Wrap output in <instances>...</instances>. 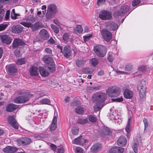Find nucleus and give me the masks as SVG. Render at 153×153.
Masks as SVG:
<instances>
[{"label":"nucleus","mask_w":153,"mask_h":153,"mask_svg":"<svg viewBox=\"0 0 153 153\" xmlns=\"http://www.w3.org/2000/svg\"><path fill=\"white\" fill-rule=\"evenodd\" d=\"M93 97L96 102L94 110L95 111H97L103 107V102L106 99V95L102 92H97L93 95Z\"/></svg>","instance_id":"1"},{"label":"nucleus","mask_w":153,"mask_h":153,"mask_svg":"<svg viewBox=\"0 0 153 153\" xmlns=\"http://www.w3.org/2000/svg\"><path fill=\"white\" fill-rule=\"evenodd\" d=\"M58 12L57 7L53 4H51L48 6L47 11L46 14V18L47 20L51 19Z\"/></svg>","instance_id":"2"},{"label":"nucleus","mask_w":153,"mask_h":153,"mask_svg":"<svg viewBox=\"0 0 153 153\" xmlns=\"http://www.w3.org/2000/svg\"><path fill=\"white\" fill-rule=\"evenodd\" d=\"M94 51L97 56L100 57H103L106 55L107 49L105 46L98 45L94 47Z\"/></svg>","instance_id":"3"},{"label":"nucleus","mask_w":153,"mask_h":153,"mask_svg":"<svg viewBox=\"0 0 153 153\" xmlns=\"http://www.w3.org/2000/svg\"><path fill=\"white\" fill-rule=\"evenodd\" d=\"M33 96V94L28 92L25 93L23 96H19L14 98L13 102L17 103L25 102L29 100V98Z\"/></svg>","instance_id":"4"},{"label":"nucleus","mask_w":153,"mask_h":153,"mask_svg":"<svg viewBox=\"0 0 153 153\" xmlns=\"http://www.w3.org/2000/svg\"><path fill=\"white\" fill-rule=\"evenodd\" d=\"M120 92L119 87L114 86L109 88L106 91V94L108 96L111 97H117L118 96Z\"/></svg>","instance_id":"5"},{"label":"nucleus","mask_w":153,"mask_h":153,"mask_svg":"<svg viewBox=\"0 0 153 153\" xmlns=\"http://www.w3.org/2000/svg\"><path fill=\"white\" fill-rule=\"evenodd\" d=\"M146 88V81L144 80L140 81L138 84L137 89L140 97L143 98L145 96Z\"/></svg>","instance_id":"6"},{"label":"nucleus","mask_w":153,"mask_h":153,"mask_svg":"<svg viewBox=\"0 0 153 153\" xmlns=\"http://www.w3.org/2000/svg\"><path fill=\"white\" fill-rule=\"evenodd\" d=\"M43 61L48 66L55 67V64L53 59L48 55H45L42 58Z\"/></svg>","instance_id":"7"},{"label":"nucleus","mask_w":153,"mask_h":153,"mask_svg":"<svg viewBox=\"0 0 153 153\" xmlns=\"http://www.w3.org/2000/svg\"><path fill=\"white\" fill-rule=\"evenodd\" d=\"M101 34L104 39L107 42H109L112 38L111 33L106 29L102 30Z\"/></svg>","instance_id":"8"},{"label":"nucleus","mask_w":153,"mask_h":153,"mask_svg":"<svg viewBox=\"0 0 153 153\" xmlns=\"http://www.w3.org/2000/svg\"><path fill=\"white\" fill-rule=\"evenodd\" d=\"M88 141V140L84 139L82 137H79L74 139L72 141V143L73 144L83 146L84 145H86Z\"/></svg>","instance_id":"9"},{"label":"nucleus","mask_w":153,"mask_h":153,"mask_svg":"<svg viewBox=\"0 0 153 153\" xmlns=\"http://www.w3.org/2000/svg\"><path fill=\"white\" fill-rule=\"evenodd\" d=\"M99 17L103 20L109 19L111 17V14L108 11H102L100 13Z\"/></svg>","instance_id":"10"},{"label":"nucleus","mask_w":153,"mask_h":153,"mask_svg":"<svg viewBox=\"0 0 153 153\" xmlns=\"http://www.w3.org/2000/svg\"><path fill=\"white\" fill-rule=\"evenodd\" d=\"M25 45V43L22 39L19 38H16L14 40L13 43V47L15 48L20 46H23Z\"/></svg>","instance_id":"11"},{"label":"nucleus","mask_w":153,"mask_h":153,"mask_svg":"<svg viewBox=\"0 0 153 153\" xmlns=\"http://www.w3.org/2000/svg\"><path fill=\"white\" fill-rule=\"evenodd\" d=\"M15 118V115L10 116V124L15 129L17 130L18 129L19 124Z\"/></svg>","instance_id":"12"},{"label":"nucleus","mask_w":153,"mask_h":153,"mask_svg":"<svg viewBox=\"0 0 153 153\" xmlns=\"http://www.w3.org/2000/svg\"><path fill=\"white\" fill-rule=\"evenodd\" d=\"M63 54L65 56L68 58L71 55V48L69 45H66L64 48Z\"/></svg>","instance_id":"13"},{"label":"nucleus","mask_w":153,"mask_h":153,"mask_svg":"<svg viewBox=\"0 0 153 153\" xmlns=\"http://www.w3.org/2000/svg\"><path fill=\"white\" fill-rule=\"evenodd\" d=\"M12 32L17 33H21L23 30V27L20 25L13 26L11 28Z\"/></svg>","instance_id":"14"},{"label":"nucleus","mask_w":153,"mask_h":153,"mask_svg":"<svg viewBox=\"0 0 153 153\" xmlns=\"http://www.w3.org/2000/svg\"><path fill=\"white\" fill-rule=\"evenodd\" d=\"M124 149L122 147L118 146H114L109 151V153H122Z\"/></svg>","instance_id":"15"},{"label":"nucleus","mask_w":153,"mask_h":153,"mask_svg":"<svg viewBox=\"0 0 153 153\" xmlns=\"http://www.w3.org/2000/svg\"><path fill=\"white\" fill-rule=\"evenodd\" d=\"M107 27L110 30H115L118 29V26L114 22H110L107 23Z\"/></svg>","instance_id":"16"},{"label":"nucleus","mask_w":153,"mask_h":153,"mask_svg":"<svg viewBox=\"0 0 153 153\" xmlns=\"http://www.w3.org/2000/svg\"><path fill=\"white\" fill-rule=\"evenodd\" d=\"M102 148L101 145L99 143L94 144L91 148V151L94 153H96L101 150Z\"/></svg>","instance_id":"17"},{"label":"nucleus","mask_w":153,"mask_h":153,"mask_svg":"<svg viewBox=\"0 0 153 153\" xmlns=\"http://www.w3.org/2000/svg\"><path fill=\"white\" fill-rule=\"evenodd\" d=\"M127 143V140L124 136H120L117 140L118 144L121 146H123L126 145Z\"/></svg>","instance_id":"18"},{"label":"nucleus","mask_w":153,"mask_h":153,"mask_svg":"<svg viewBox=\"0 0 153 153\" xmlns=\"http://www.w3.org/2000/svg\"><path fill=\"white\" fill-rule=\"evenodd\" d=\"M133 93L132 91L128 89L125 90L124 92V97L127 99H131L133 97Z\"/></svg>","instance_id":"19"},{"label":"nucleus","mask_w":153,"mask_h":153,"mask_svg":"<svg viewBox=\"0 0 153 153\" xmlns=\"http://www.w3.org/2000/svg\"><path fill=\"white\" fill-rule=\"evenodd\" d=\"M39 33L41 37L44 39L47 40L49 37V35L47 31L45 29H42Z\"/></svg>","instance_id":"20"},{"label":"nucleus","mask_w":153,"mask_h":153,"mask_svg":"<svg viewBox=\"0 0 153 153\" xmlns=\"http://www.w3.org/2000/svg\"><path fill=\"white\" fill-rule=\"evenodd\" d=\"M39 68H30V72L32 76H36L39 74Z\"/></svg>","instance_id":"21"},{"label":"nucleus","mask_w":153,"mask_h":153,"mask_svg":"<svg viewBox=\"0 0 153 153\" xmlns=\"http://www.w3.org/2000/svg\"><path fill=\"white\" fill-rule=\"evenodd\" d=\"M0 38L2 42L6 44H10V37L4 35H0Z\"/></svg>","instance_id":"22"},{"label":"nucleus","mask_w":153,"mask_h":153,"mask_svg":"<svg viewBox=\"0 0 153 153\" xmlns=\"http://www.w3.org/2000/svg\"><path fill=\"white\" fill-rule=\"evenodd\" d=\"M57 123V117L56 116H54L50 128V130L51 131H54L56 128V123Z\"/></svg>","instance_id":"23"},{"label":"nucleus","mask_w":153,"mask_h":153,"mask_svg":"<svg viewBox=\"0 0 153 153\" xmlns=\"http://www.w3.org/2000/svg\"><path fill=\"white\" fill-rule=\"evenodd\" d=\"M39 72L41 75L43 77H46L49 75V73L46 71L44 68H39Z\"/></svg>","instance_id":"24"},{"label":"nucleus","mask_w":153,"mask_h":153,"mask_svg":"<svg viewBox=\"0 0 153 153\" xmlns=\"http://www.w3.org/2000/svg\"><path fill=\"white\" fill-rule=\"evenodd\" d=\"M120 8L123 15L126 14L127 13L128 14L130 13L129 12L130 8L128 5H123Z\"/></svg>","instance_id":"25"},{"label":"nucleus","mask_w":153,"mask_h":153,"mask_svg":"<svg viewBox=\"0 0 153 153\" xmlns=\"http://www.w3.org/2000/svg\"><path fill=\"white\" fill-rule=\"evenodd\" d=\"M132 122V118L131 117L129 118L127 122V125L126 128V131L128 133H129L130 131L131 125Z\"/></svg>","instance_id":"26"},{"label":"nucleus","mask_w":153,"mask_h":153,"mask_svg":"<svg viewBox=\"0 0 153 153\" xmlns=\"http://www.w3.org/2000/svg\"><path fill=\"white\" fill-rule=\"evenodd\" d=\"M74 31L76 33H81L83 31V29L80 25H77L75 27L73 28Z\"/></svg>","instance_id":"27"},{"label":"nucleus","mask_w":153,"mask_h":153,"mask_svg":"<svg viewBox=\"0 0 153 153\" xmlns=\"http://www.w3.org/2000/svg\"><path fill=\"white\" fill-rule=\"evenodd\" d=\"M113 15L114 17L117 18L120 16H122L123 15L120 8L119 9H118L114 12Z\"/></svg>","instance_id":"28"},{"label":"nucleus","mask_w":153,"mask_h":153,"mask_svg":"<svg viewBox=\"0 0 153 153\" xmlns=\"http://www.w3.org/2000/svg\"><path fill=\"white\" fill-rule=\"evenodd\" d=\"M94 70L90 69L89 68H84L82 70V72L84 74H91L92 73Z\"/></svg>","instance_id":"29"},{"label":"nucleus","mask_w":153,"mask_h":153,"mask_svg":"<svg viewBox=\"0 0 153 153\" xmlns=\"http://www.w3.org/2000/svg\"><path fill=\"white\" fill-rule=\"evenodd\" d=\"M85 62V61L84 60L78 59L76 60V65L78 67L84 66Z\"/></svg>","instance_id":"30"},{"label":"nucleus","mask_w":153,"mask_h":153,"mask_svg":"<svg viewBox=\"0 0 153 153\" xmlns=\"http://www.w3.org/2000/svg\"><path fill=\"white\" fill-rule=\"evenodd\" d=\"M75 111L78 114H82L84 112V109L83 108L81 107H79L75 108Z\"/></svg>","instance_id":"31"},{"label":"nucleus","mask_w":153,"mask_h":153,"mask_svg":"<svg viewBox=\"0 0 153 153\" xmlns=\"http://www.w3.org/2000/svg\"><path fill=\"white\" fill-rule=\"evenodd\" d=\"M108 116H109V118L110 120H117V119H119L118 116L117 114L115 113H113L112 114H110L109 115H108Z\"/></svg>","instance_id":"32"},{"label":"nucleus","mask_w":153,"mask_h":153,"mask_svg":"<svg viewBox=\"0 0 153 153\" xmlns=\"http://www.w3.org/2000/svg\"><path fill=\"white\" fill-rule=\"evenodd\" d=\"M26 62V59L24 58H21L17 59V64L18 65H22L25 64Z\"/></svg>","instance_id":"33"},{"label":"nucleus","mask_w":153,"mask_h":153,"mask_svg":"<svg viewBox=\"0 0 153 153\" xmlns=\"http://www.w3.org/2000/svg\"><path fill=\"white\" fill-rule=\"evenodd\" d=\"M88 118L89 121L92 123L95 122L97 120V118L92 115H89Z\"/></svg>","instance_id":"34"},{"label":"nucleus","mask_w":153,"mask_h":153,"mask_svg":"<svg viewBox=\"0 0 153 153\" xmlns=\"http://www.w3.org/2000/svg\"><path fill=\"white\" fill-rule=\"evenodd\" d=\"M20 15L16 14L15 12V10L13 9L12 10L11 13V18L13 19H16L18 18L17 17L18 16H19Z\"/></svg>","instance_id":"35"},{"label":"nucleus","mask_w":153,"mask_h":153,"mask_svg":"<svg viewBox=\"0 0 153 153\" xmlns=\"http://www.w3.org/2000/svg\"><path fill=\"white\" fill-rule=\"evenodd\" d=\"M22 49H17L14 51L15 55L17 57L22 56V53L21 51Z\"/></svg>","instance_id":"36"},{"label":"nucleus","mask_w":153,"mask_h":153,"mask_svg":"<svg viewBox=\"0 0 153 153\" xmlns=\"http://www.w3.org/2000/svg\"><path fill=\"white\" fill-rule=\"evenodd\" d=\"M77 122L79 124H82L87 123L88 121L87 118H81L78 120Z\"/></svg>","instance_id":"37"},{"label":"nucleus","mask_w":153,"mask_h":153,"mask_svg":"<svg viewBox=\"0 0 153 153\" xmlns=\"http://www.w3.org/2000/svg\"><path fill=\"white\" fill-rule=\"evenodd\" d=\"M9 24L2 23L0 24V31L5 30L8 26Z\"/></svg>","instance_id":"38"},{"label":"nucleus","mask_w":153,"mask_h":153,"mask_svg":"<svg viewBox=\"0 0 153 153\" xmlns=\"http://www.w3.org/2000/svg\"><path fill=\"white\" fill-rule=\"evenodd\" d=\"M26 20L27 21H28V22L32 23L35 21L36 19L34 17H33L31 15H30L26 17Z\"/></svg>","instance_id":"39"},{"label":"nucleus","mask_w":153,"mask_h":153,"mask_svg":"<svg viewBox=\"0 0 153 153\" xmlns=\"http://www.w3.org/2000/svg\"><path fill=\"white\" fill-rule=\"evenodd\" d=\"M138 146V142L136 140L134 141L132 146V147L133 151H137V147Z\"/></svg>","instance_id":"40"},{"label":"nucleus","mask_w":153,"mask_h":153,"mask_svg":"<svg viewBox=\"0 0 153 153\" xmlns=\"http://www.w3.org/2000/svg\"><path fill=\"white\" fill-rule=\"evenodd\" d=\"M17 142L18 145L19 146H25L24 142H25L24 141L23 137L18 139L17 140Z\"/></svg>","instance_id":"41"},{"label":"nucleus","mask_w":153,"mask_h":153,"mask_svg":"<svg viewBox=\"0 0 153 153\" xmlns=\"http://www.w3.org/2000/svg\"><path fill=\"white\" fill-rule=\"evenodd\" d=\"M101 86L100 85H98L96 86H90L88 87V90L91 91H97L99 90Z\"/></svg>","instance_id":"42"},{"label":"nucleus","mask_w":153,"mask_h":153,"mask_svg":"<svg viewBox=\"0 0 153 153\" xmlns=\"http://www.w3.org/2000/svg\"><path fill=\"white\" fill-rule=\"evenodd\" d=\"M69 36V34L68 33H65L63 36V39L65 43L68 42Z\"/></svg>","instance_id":"43"},{"label":"nucleus","mask_w":153,"mask_h":153,"mask_svg":"<svg viewBox=\"0 0 153 153\" xmlns=\"http://www.w3.org/2000/svg\"><path fill=\"white\" fill-rule=\"evenodd\" d=\"M19 108V105L13 104H10V112L15 111Z\"/></svg>","instance_id":"44"},{"label":"nucleus","mask_w":153,"mask_h":153,"mask_svg":"<svg viewBox=\"0 0 153 153\" xmlns=\"http://www.w3.org/2000/svg\"><path fill=\"white\" fill-rule=\"evenodd\" d=\"M30 27H31L33 32L38 30L39 27V25L37 23H35L34 25L32 24V25Z\"/></svg>","instance_id":"45"},{"label":"nucleus","mask_w":153,"mask_h":153,"mask_svg":"<svg viewBox=\"0 0 153 153\" xmlns=\"http://www.w3.org/2000/svg\"><path fill=\"white\" fill-rule=\"evenodd\" d=\"M23 138L25 145L30 144L31 141V139L30 138L23 137Z\"/></svg>","instance_id":"46"},{"label":"nucleus","mask_w":153,"mask_h":153,"mask_svg":"<svg viewBox=\"0 0 153 153\" xmlns=\"http://www.w3.org/2000/svg\"><path fill=\"white\" fill-rule=\"evenodd\" d=\"M40 102L43 104H49L51 102L48 99L45 98L42 99Z\"/></svg>","instance_id":"47"},{"label":"nucleus","mask_w":153,"mask_h":153,"mask_svg":"<svg viewBox=\"0 0 153 153\" xmlns=\"http://www.w3.org/2000/svg\"><path fill=\"white\" fill-rule=\"evenodd\" d=\"M51 27L54 33H59V30L57 27L54 25L53 24L51 25Z\"/></svg>","instance_id":"48"},{"label":"nucleus","mask_w":153,"mask_h":153,"mask_svg":"<svg viewBox=\"0 0 153 153\" xmlns=\"http://www.w3.org/2000/svg\"><path fill=\"white\" fill-rule=\"evenodd\" d=\"M5 13V11L4 9H0V22L2 20Z\"/></svg>","instance_id":"49"},{"label":"nucleus","mask_w":153,"mask_h":153,"mask_svg":"<svg viewBox=\"0 0 153 153\" xmlns=\"http://www.w3.org/2000/svg\"><path fill=\"white\" fill-rule=\"evenodd\" d=\"M90 62L94 66H96L98 63V60L96 58H93L90 60Z\"/></svg>","instance_id":"50"},{"label":"nucleus","mask_w":153,"mask_h":153,"mask_svg":"<svg viewBox=\"0 0 153 153\" xmlns=\"http://www.w3.org/2000/svg\"><path fill=\"white\" fill-rule=\"evenodd\" d=\"M44 51L49 56H52V51L49 48H46L44 50Z\"/></svg>","instance_id":"51"},{"label":"nucleus","mask_w":153,"mask_h":153,"mask_svg":"<svg viewBox=\"0 0 153 153\" xmlns=\"http://www.w3.org/2000/svg\"><path fill=\"white\" fill-rule=\"evenodd\" d=\"M27 22H22L20 23V24L22 25H23L24 26L27 27H30L32 25V23H29V22L27 21Z\"/></svg>","instance_id":"52"},{"label":"nucleus","mask_w":153,"mask_h":153,"mask_svg":"<svg viewBox=\"0 0 153 153\" xmlns=\"http://www.w3.org/2000/svg\"><path fill=\"white\" fill-rule=\"evenodd\" d=\"M140 2V0H134L132 2V5L134 7L136 6L139 4Z\"/></svg>","instance_id":"53"},{"label":"nucleus","mask_w":153,"mask_h":153,"mask_svg":"<svg viewBox=\"0 0 153 153\" xmlns=\"http://www.w3.org/2000/svg\"><path fill=\"white\" fill-rule=\"evenodd\" d=\"M107 59L109 62H111L114 60V58L112 54H109L108 56Z\"/></svg>","instance_id":"54"},{"label":"nucleus","mask_w":153,"mask_h":153,"mask_svg":"<svg viewBox=\"0 0 153 153\" xmlns=\"http://www.w3.org/2000/svg\"><path fill=\"white\" fill-rule=\"evenodd\" d=\"M75 152L76 153H83V150L81 148L77 147L76 148Z\"/></svg>","instance_id":"55"},{"label":"nucleus","mask_w":153,"mask_h":153,"mask_svg":"<svg viewBox=\"0 0 153 153\" xmlns=\"http://www.w3.org/2000/svg\"><path fill=\"white\" fill-rule=\"evenodd\" d=\"M18 150L17 148L15 147L10 146V153H13L16 152Z\"/></svg>","instance_id":"56"},{"label":"nucleus","mask_w":153,"mask_h":153,"mask_svg":"<svg viewBox=\"0 0 153 153\" xmlns=\"http://www.w3.org/2000/svg\"><path fill=\"white\" fill-rule=\"evenodd\" d=\"M104 132L106 135H109L111 134V131H110V129L107 128L105 129Z\"/></svg>","instance_id":"57"},{"label":"nucleus","mask_w":153,"mask_h":153,"mask_svg":"<svg viewBox=\"0 0 153 153\" xmlns=\"http://www.w3.org/2000/svg\"><path fill=\"white\" fill-rule=\"evenodd\" d=\"M73 134L74 135H77L79 132V129L77 128H74L72 129Z\"/></svg>","instance_id":"58"},{"label":"nucleus","mask_w":153,"mask_h":153,"mask_svg":"<svg viewBox=\"0 0 153 153\" xmlns=\"http://www.w3.org/2000/svg\"><path fill=\"white\" fill-rule=\"evenodd\" d=\"M49 145L51 147V149L53 151H55L56 150V145L51 143H50Z\"/></svg>","instance_id":"59"},{"label":"nucleus","mask_w":153,"mask_h":153,"mask_svg":"<svg viewBox=\"0 0 153 153\" xmlns=\"http://www.w3.org/2000/svg\"><path fill=\"white\" fill-rule=\"evenodd\" d=\"M17 71L16 68H10V75Z\"/></svg>","instance_id":"60"},{"label":"nucleus","mask_w":153,"mask_h":153,"mask_svg":"<svg viewBox=\"0 0 153 153\" xmlns=\"http://www.w3.org/2000/svg\"><path fill=\"white\" fill-rule=\"evenodd\" d=\"M138 70L140 72L144 73L146 71V68H138Z\"/></svg>","instance_id":"61"},{"label":"nucleus","mask_w":153,"mask_h":153,"mask_svg":"<svg viewBox=\"0 0 153 153\" xmlns=\"http://www.w3.org/2000/svg\"><path fill=\"white\" fill-rule=\"evenodd\" d=\"M3 151L6 153H10V146H7L3 149Z\"/></svg>","instance_id":"62"},{"label":"nucleus","mask_w":153,"mask_h":153,"mask_svg":"<svg viewBox=\"0 0 153 153\" xmlns=\"http://www.w3.org/2000/svg\"><path fill=\"white\" fill-rule=\"evenodd\" d=\"M10 15V10H8L7 11L6 13L5 16V19L6 20L8 19L9 18Z\"/></svg>","instance_id":"63"},{"label":"nucleus","mask_w":153,"mask_h":153,"mask_svg":"<svg viewBox=\"0 0 153 153\" xmlns=\"http://www.w3.org/2000/svg\"><path fill=\"white\" fill-rule=\"evenodd\" d=\"M48 44H53L55 43V42L52 37H51L50 39L48 41Z\"/></svg>","instance_id":"64"}]
</instances>
